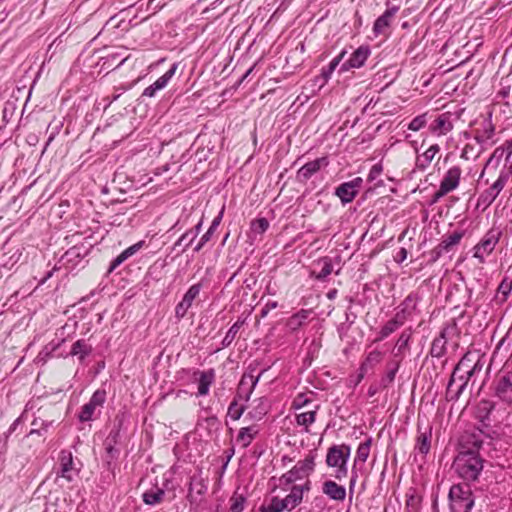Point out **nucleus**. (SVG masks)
Instances as JSON below:
<instances>
[{"mask_svg":"<svg viewBox=\"0 0 512 512\" xmlns=\"http://www.w3.org/2000/svg\"><path fill=\"white\" fill-rule=\"evenodd\" d=\"M490 444V439L481 430L463 433L459 439L458 454L452 465L455 473L466 481L478 479L483 469L481 452Z\"/></svg>","mask_w":512,"mask_h":512,"instance_id":"f257e3e1","label":"nucleus"},{"mask_svg":"<svg viewBox=\"0 0 512 512\" xmlns=\"http://www.w3.org/2000/svg\"><path fill=\"white\" fill-rule=\"evenodd\" d=\"M471 354H465L454 368L446 389V398L449 401H456L465 390L471 376L469 368Z\"/></svg>","mask_w":512,"mask_h":512,"instance_id":"f03ea898","label":"nucleus"},{"mask_svg":"<svg viewBox=\"0 0 512 512\" xmlns=\"http://www.w3.org/2000/svg\"><path fill=\"white\" fill-rule=\"evenodd\" d=\"M450 508L452 512H470L474 499L467 485H453L449 491Z\"/></svg>","mask_w":512,"mask_h":512,"instance_id":"7ed1b4c3","label":"nucleus"},{"mask_svg":"<svg viewBox=\"0 0 512 512\" xmlns=\"http://www.w3.org/2000/svg\"><path fill=\"white\" fill-rule=\"evenodd\" d=\"M500 234L498 231L490 230L474 247L473 256L479 260V263H484L485 257L493 252L499 242Z\"/></svg>","mask_w":512,"mask_h":512,"instance_id":"20e7f679","label":"nucleus"},{"mask_svg":"<svg viewBox=\"0 0 512 512\" xmlns=\"http://www.w3.org/2000/svg\"><path fill=\"white\" fill-rule=\"evenodd\" d=\"M509 180V173L502 170L498 179L479 196V203L490 206L498 197Z\"/></svg>","mask_w":512,"mask_h":512,"instance_id":"39448f33","label":"nucleus"},{"mask_svg":"<svg viewBox=\"0 0 512 512\" xmlns=\"http://www.w3.org/2000/svg\"><path fill=\"white\" fill-rule=\"evenodd\" d=\"M106 400V392L104 390H96L89 402L86 403L79 413V420L81 422H87L92 420L95 410L101 407Z\"/></svg>","mask_w":512,"mask_h":512,"instance_id":"423d86ee","label":"nucleus"},{"mask_svg":"<svg viewBox=\"0 0 512 512\" xmlns=\"http://www.w3.org/2000/svg\"><path fill=\"white\" fill-rule=\"evenodd\" d=\"M371 54L370 47L368 45L359 46L350 56V58L345 61L341 67L340 72H346L350 69H358L361 68L368 57Z\"/></svg>","mask_w":512,"mask_h":512,"instance_id":"0eeeda50","label":"nucleus"},{"mask_svg":"<svg viewBox=\"0 0 512 512\" xmlns=\"http://www.w3.org/2000/svg\"><path fill=\"white\" fill-rule=\"evenodd\" d=\"M350 456V447L348 445H334L328 449L326 463L329 467L347 464Z\"/></svg>","mask_w":512,"mask_h":512,"instance_id":"6e6552de","label":"nucleus"},{"mask_svg":"<svg viewBox=\"0 0 512 512\" xmlns=\"http://www.w3.org/2000/svg\"><path fill=\"white\" fill-rule=\"evenodd\" d=\"M75 469L72 453L68 450H62L59 454V471L57 475L71 482L74 478Z\"/></svg>","mask_w":512,"mask_h":512,"instance_id":"1a4fd4ad","label":"nucleus"},{"mask_svg":"<svg viewBox=\"0 0 512 512\" xmlns=\"http://www.w3.org/2000/svg\"><path fill=\"white\" fill-rule=\"evenodd\" d=\"M329 164L327 157L317 158L313 161H310L303 165L297 172V179L300 182H306L309 180L316 172H318L321 167H326Z\"/></svg>","mask_w":512,"mask_h":512,"instance_id":"9d476101","label":"nucleus"},{"mask_svg":"<svg viewBox=\"0 0 512 512\" xmlns=\"http://www.w3.org/2000/svg\"><path fill=\"white\" fill-rule=\"evenodd\" d=\"M177 70V64H173L162 76H160L154 83L146 87L142 93L144 97H154L156 93L167 86L171 78Z\"/></svg>","mask_w":512,"mask_h":512,"instance_id":"9b49d317","label":"nucleus"},{"mask_svg":"<svg viewBox=\"0 0 512 512\" xmlns=\"http://www.w3.org/2000/svg\"><path fill=\"white\" fill-rule=\"evenodd\" d=\"M431 438L432 427L427 424L422 428V425L418 423V436L416 439L415 451L425 456L430 451Z\"/></svg>","mask_w":512,"mask_h":512,"instance_id":"f8f14e48","label":"nucleus"},{"mask_svg":"<svg viewBox=\"0 0 512 512\" xmlns=\"http://www.w3.org/2000/svg\"><path fill=\"white\" fill-rule=\"evenodd\" d=\"M505 154V160L508 162L510 160V157L512 156V140L507 143L506 147H498L494 150L492 155L487 160L485 168L480 175V178L484 176L485 170L488 169L489 167L497 169Z\"/></svg>","mask_w":512,"mask_h":512,"instance_id":"ddd939ff","label":"nucleus"},{"mask_svg":"<svg viewBox=\"0 0 512 512\" xmlns=\"http://www.w3.org/2000/svg\"><path fill=\"white\" fill-rule=\"evenodd\" d=\"M464 236L463 231H454L452 234L444 238L441 243L434 249L435 259L439 258L444 252H449L458 245Z\"/></svg>","mask_w":512,"mask_h":512,"instance_id":"4468645a","label":"nucleus"},{"mask_svg":"<svg viewBox=\"0 0 512 512\" xmlns=\"http://www.w3.org/2000/svg\"><path fill=\"white\" fill-rule=\"evenodd\" d=\"M496 394L503 401L512 403V373H507L498 380Z\"/></svg>","mask_w":512,"mask_h":512,"instance_id":"2eb2a0df","label":"nucleus"},{"mask_svg":"<svg viewBox=\"0 0 512 512\" xmlns=\"http://www.w3.org/2000/svg\"><path fill=\"white\" fill-rule=\"evenodd\" d=\"M305 490H309V481L303 486L294 485L292 487L290 493L283 499L284 503H287V510L290 511L301 503Z\"/></svg>","mask_w":512,"mask_h":512,"instance_id":"dca6fc26","label":"nucleus"},{"mask_svg":"<svg viewBox=\"0 0 512 512\" xmlns=\"http://www.w3.org/2000/svg\"><path fill=\"white\" fill-rule=\"evenodd\" d=\"M322 491L330 499L335 501H343L346 497L345 487L332 480H327L323 483Z\"/></svg>","mask_w":512,"mask_h":512,"instance_id":"f3484780","label":"nucleus"},{"mask_svg":"<svg viewBox=\"0 0 512 512\" xmlns=\"http://www.w3.org/2000/svg\"><path fill=\"white\" fill-rule=\"evenodd\" d=\"M447 331L448 328H443L439 336L433 340L430 349V355L432 357L440 358L446 353Z\"/></svg>","mask_w":512,"mask_h":512,"instance_id":"a211bd4d","label":"nucleus"},{"mask_svg":"<svg viewBox=\"0 0 512 512\" xmlns=\"http://www.w3.org/2000/svg\"><path fill=\"white\" fill-rule=\"evenodd\" d=\"M461 170L459 167L454 166L448 170L443 180L441 181L440 186L443 187L445 191H452L457 188L460 180Z\"/></svg>","mask_w":512,"mask_h":512,"instance_id":"6ab92c4d","label":"nucleus"},{"mask_svg":"<svg viewBox=\"0 0 512 512\" xmlns=\"http://www.w3.org/2000/svg\"><path fill=\"white\" fill-rule=\"evenodd\" d=\"M199 374L198 395L205 396L209 393L210 386L215 378V373L213 369H210L208 371L199 372Z\"/></svg>","mask_w":512,"mask_h":512,"instance_id":"aec40b11","label":"nucleus"},{"mask_svg":"<svg viewBox=\"0 0 512 512\" xmlns=\"http://www.w3.org/2000/svg\"><path fill=\"white\" fill-rule=\"evenodd\" d=\"M382 358H383V354L380 351L374 350V351L370 352L366 356L364 362L361 364L359 377L363 378L364 375L370 369H372L375 365H377L378 363L381 362Z\"/></svg>","mask_w":512,"mask_h":512,"instance_id":"412c9836","label":"nucleus"},{"mask_svg":"<svg viewBox=\"0 0 512 512\" xmlns=\"http://www.w3.org/2000/svg\"><path fill=\"white\" fill-rule=\"evenodd\" d=\"M258 432L259 430L256 426L243 427L239 430L236 440L243 448H246L251 444Z\"/></svg>","mask_w":512,"mask_h":512,"instance_id":"4be33fe9","label":"nucleus"},{"mask_svg":"<svg viewBox=\"0 0 512 512\" xmlns=\"http://www.w3.org/2000/svg\"><path fill=\"white\" fill-rule=\"evenodd\" d=\"M202 227V221H200L193 229L186 231L174 244L173 249H177L182 245L184 239H188V242L185 244L184 248L181 249L180 252H185L186 249L193 243L198 234L200 233Z\"/></svg>","mask_w":512,"mask_h":512,"instance_id":"5701e85b","label":"nucleus"},{"mask_svg":"<svg viewBox=\"0 0 512 512\" xmlns=\"http://www.w3.org/2000/svg\"><path fill=\"white\" fill-rule=\"evenodd\" d=\"M318 408L319 406H315L313 410L296 414V423L299 426H303L305 432H309V426L315 422Z\"/></svg>","mask_w":512,"mask_h":512,"instance_id":"b1692460","label":"nucleus"},{"mask_svg":"<svg viewBox=\"0 0 512 512\" xmlns=\"http://www.w3.org/2000/svg\"><path fill=\"white\" fill-rule=\"evenodd\" d=\"M222 214H223V211H221L220 214L216 218H214V220L212 221L208 230L202 235V237L200 238V241L195 246L194 251H196V252L200 251L203 248V246L207 242L210 241L212 235L214 234V232L216 231L217 227L219 226V224L221 222Z\"/></svg>","mask_w":512,"mask_h":512,"instance_id":"393cba45","label":"nucleus"},{"mask_svg":"<svg viewBox=\"0 0 512 512\" xmlns=\"http://www.w3.org/2000/svg\"><path fill=\"white\" fill-rule=\"evenodd\" d=\"M403 325V320L400 319L399 313L395 315L394 318L389 320L380 330V336L377 341L383 340L396 331L399 327Z\"/></svg>","mask_w":512,"mask_h":512,"instance_id":"a878e982","label":"nucleus"},{"mask_svg":"<svg viewBox=\"0 0 512 512\" xmlns=\"http://www.w3.org/2000/svg\"><path fill=\"white\" fill-rule=\"evenodd\" d=\"M459 118V112H446L437 116L435 119L436 126L434 128H452L455 120Z\"/></svg>","mask_w":512,"mask_h":512,"instance_id":"bb28decb","label":"nucleus"},{"mask_svg":"<svg viewBox=\"0 0 512 512\" xmlns=\"http://www.w3.org/2000/svg\"><path fill=\"white\" fill-rule=\"evenodd\" d=\"M357 194V190H354L353 185L347 182L341 184L336 189V195L341 199L343 203L351 202Z\"/></svg>","mask_w":512,"mask_h":512,"instance_id":"cd10ccee","label":"nucleus"},{"mask_svg":"<svg viewBox=\"0 0 512 512\" xmlns=\"http://www.w3.org/2000/svg\"><path fill=\"white\" fill-rule=\"evenodd\" d=\"M92 351V347L88 345L85 340H77L71 349V356H78L80 361H83Z\"/></svg>","mask_w":512,"mask_h":512,"instance_id":"c85d7f7f","label":"nucleus"},{"mask_svg":"<svg viewBox=\"0 0 512 512\" xmlns=\"http://www.w3.org/2000/svg\"><path fill=\"white\" fill-rule=\"evenodd\" d=\"M165 495V491L161 488H155L143 493V501L147 505H156L160 503Z\"/></svg>","mask_w":512,"mask_h":512,"instance_id":"c756f323","label":"nucleus"},{"mask_svg":"<svg viewBox=\"0 0 512 512\" xmlns=\"http://www.w3.org/2000/svg\"><path fill=\"white\" fill-rule=\"evenodd\" d=\"M315 457L316 454L311 452L309 455L305 457L304 460L299 461L295 466L298 469L300 473H302L305 476H307L309 473H311L314 470L315 467Z\"/></svg>","mask_w":512,"mask_h":512,"instance_id":"7c9ffc66","label":"nucleus"},{"mask_svg":"<svg viewBox=\"0 0 512 512\" xmlns=\"http://www.w3.org/2000/svg\"><path fill=\"white\" fill-rule=\"evenodd\" d=\"M284 510H287V503L278 497H273L268 504L260 507V512H283Z\"/></svg>","mask_w":512,"mask_h":512,"instance_id":"2f4dec72","label":"nucleus"},{"mask_svg":"<svg viewBox=\"0 0 512 512\" xmlns=\"http://www.w3.org/2000/svg\"><path fill=\"white\" fill-rule=\"evenodd\" d=\"M310 311L308 310H300L299 312L292 315L288 320V326L292 330H297L300 328L304 322L308 319Z\"/></svg>","mask_w":512,"mask_h":512,"instance_id":"473e14b6","label":"nucleus"},{"mask_svg":"<svg viewBox=\"0 0 512 512\" xmlns=\"http://www.w3.org/2000/svg\"><path fill=\"white\" fill-rule=\"evenodd\" d=\"M245 320H237L227 331L225 337L222 340V347H228L231 345V343L234 341L237 333L239 332L240 328L244 325Z\"/></svg>","mask_w":512,"mask_h":512,"instance_id":"72a5a7b5","label":"nucleus"},{"mask_svg":"<svg viewBox=\"0 0 512 512\" xmlns=\"http://www.w3.org/2000/svg\"><path fill=\"white\" fill-rule=\"evenodd\" d=\"M263 372H264V370L261 371V373L258 376H256V377L253 374H251V373H244V375L242 376V379H241L240 385H239V389L240 390L248 382H250V384H251L250 389H249V391L247 392V394L245 396V400L246 401L249 400V398H250V396H251L255 386L257 385V383H258V381H259V379H260V377H261Z\"/></svg>","mask_w":512,"mask_h":512,"instance_id":"f704fd0d","label":"nucleus"},{"mask_svg":"<svg viewBox=\"0 0 512 512\" xmlns=\"http://www.w3.org/2000/svg\"><path fill=\"white\" fill-rule=\"evenodd\" d=\"M267 411L268 410L265 401L263 399H259L258 405L250 410L246 417L250 418L251 420H261L267 414Z\"/></svg>","mask_w":512,"mask_h":512,"instance_id":"c9c22d12","label":"nucleus"},{"mask_svg":"<svg viewBox=\"0 0 512 512\" xmlns=\"http://www.w3.org/2000/svg\"><path fill=\"white\" fill-rule=\"evenodd\" d=\"M371 440L361 443L356 451L355 464L365 463L370 453Z\"/></svg>","mask_w":512,"mask_h":512,"instance_id":"e433bc0d","label":"nucleus"},{"mask_svg":"<svg viewBox=\"0 0 512 512\" xmlns=\"http://www.w3.org/2000/svg\"><path fill=\"white\" fill-rule=\"evenodd\" d=\"M391 18L384 12L379 16L373 25L375 35L382 34L390 25Z\"/></svg>","mask_w":512,"mask_h":512,"instance_id":"4c0bfd02","label":"nucleus"},{"mask_svg":"<svg viewBox=\"0 0 512 512\" xmlns=\"http://www.w3.org/2000/svg\"><path fill=\"white\" fill-rule=\"evenodd\" d=\"M439 148L437 145H432L430 146L423 154L421 157L418 158V164L421 166V167H425L427 166L431 161L432 159L434 158V156L436 155V153L438 152Z\"/></svg>","mask_w":512,"mask_h":512,"instance_id":"58836bf2","label":"nucleus"},{"mask_svg":"<svg viewBox=\"0 0 512 512\" xmlns=\"http://www.w3.org/2000/svg\"><path fill=\"white\" fill-rule=\"evenodd\" d=\"M304 475L298 471L296 466H294L291 470L283 474L280 478V482L282 484L288 485L295 482L298 479H302Z\"/></svg>","mask_w":512,"mask_h":512,"instance_id":"ea45409f","label":"nucleus"},{"mask_svg":"<svg viewBox=\"0 0 512 512\" xmlns=\"http://www.w3.org/2000/svg\"><path fill=\"white\" fill-rule=\"evenodd\" d=\"M83 248L78 246H73L69 250L65 252L63 255V259L66 262H76L78 259L83 257Z\"/></svg>","mask_w":512,"mask_h":512,"instance_id":"a19ab883","label":"nucleus"},{"mask_svg":"<svg viewBox=\"0 0 512 512\" xmlns=\"http://www.w3.org/2000/svg\"><path fill=\"white\" fill-rule=\"evenodd\" d=\"M269 227V222L266 218H258L251 223V231L255 235L263 234Z\"/></svg>","mask_w":512,"mask_h":512,"instance_id":"79ce46f5","label":"nucleus"},{"mask_svg":"<svg viewBox=\"0 0 512 512\" xmlns=\"http://www.w3.org/2000/svg\"><path fill=\"white\" fill-rule=\"evenodd\" d=\"M201 290V284L197 283L192 285L188 291L185 293L182 302L189 305L191 307L194 299L199 295Z\"/></svg>","mask_w":512,"mask_h":512,"instance_id":"37998d69","label":"nucleus"},{"mask_svg":"<svg viewBox=\"0 0 512 512\" xmlns=\"http://www.w3.org/2000/svg\"><path fill=\"white\" fill-rule=\"evenodd\" d=\"M196 492L198 495L204 494L206 491V486L203 484L202 480L192 478L189 486V495L188 497L193 501V492Z\"/></svg>","mask_w":512,"mask_h":512,"instance_id":"c03bdc74","label":"nucleus"},{"mask_svg":"<svg viewBox=\"0 0 512 512\" xmlns=\"http://www.w3.org/2000/svg\"><path fill=\"white\" fill-rule=\"evenodd\" d=\"M244 411H245V407L239 406L237 400L232 401L228 407V415L233 420L240 419V417L243 415Z\"/></svg>","mask_w":512,"mask_h":512,"instance_id":"a18cd8bd","label":"nucleus"},{"mask_svg":"<svg viewBox=\"0 0 512 512\" xmlns=\"http://www.w3.org/2000/svg\"><path fill=\"white\" fill-rule=\"evenodd\" d=\"M245 498L242 495L233 496L231 498V512H242L244 509Z\"/></svg>","mask_w":512,"mask_h":512,"instance_id":"49530a36","label":"nucleus"},{"mask_svg":"<svg viewBox=\"0 0 512 512\" xmlns=\"http://www.w3.org/2000/svg\"><path fill=\"white\" fill-rule=\"evenodd\" d=\"M398 368H399V364L397 363V364H395L394 368L389 370L387 372L386 376L382 378L381 385L383 387H387L389 384H391L394 381L395 375L398 371Z\"/></svg>","mask_w":512,"mask_h":512,"instance_id":"de8ad7c7","label":"nucleus"},{"mask_svg":"<svg viewBox=\"0 0 512 512\" xmlns=\"http://www.w3.org/2000/svg\"><path fill=\"white\" fill-rule=\"evenodd\" d=\"M427 124V114H423L414 118L408 125L410 129L422 128Z\"/></svg>","mask_w":512,"mask_h":512,"instance_id":"09e8293b","label":"nucleus"},{"mask_svg":"<svg viewBox=\"0 0 512 512\" xmlns=\"http://www.w3.org/2000/svg\"><path fill=\"white\" fill-rule=\"evenodd\" d=\"M382 171H383V167L381 164L377 163V164L373 165L368 174V181L369 182L375 181L381 175Z\"/></svg>","mask_w":512,"mask_h":512,"instance_id":"8fccbe9b","label":"nucleus"},{"mask_svg":"<svg viewBox=\"0 0 512 512\" xmlns=\"http://www.w3.org/2000/svg\"><path fill=\"white\" fill-rule=\"evenodd\" d=\"M65 342V339L62 338L58 341H51L47 345H45L42 350L47 351L51 355Z\"/></svg>","mask_w":512,"mask_h":512,"instance_id":"3c124183","label":"nucleus"},{"mask_svg":"<svg viewBox=\"0 0 512 512\" xmlns=\"http://www.w3.org/2000/svg\"><path fill=\"white\" fill-rule=\"evenodd\" d=\"M409 340H410L409 333H406V332L401 333V335L399 336L398 341H397V347H398L399 352H402V350H404L407 347Z\"/></svg>","mask_w":512,"mask_h":512,"instance_id":"603ef678","label":"nucleus"},{"mask_svg":"<svg viewBox=\"0 0 512 512\" xmlns=\"http://www.w3.org/2000/svg\"><path fill=\"white\" fill-rule=\"evenodd\" d=\"M332 270H333V266H332L331 262L330 261H325L324 264H323V267H322V269L319 272L317 277L319 279H324V278H326L328 275H330L332 273Z\"/></svg>","mask_w":512,"mask_h":512,"instance_id":"864d4df0","label":"nucleus"},{"mask_svg":"<svg viewBox=\"0 0 512 512\" xmlns=\"http://www.w3.org/2000/svg\"><path fill=\"white\" fill-rule=\"evenodd\" d=\"M334 70L330 69L329 66L323 67L321 70V76L323 79H318L317 81H320V86H323L325 83L328 82V80L331 78Z\"/></svg>","mask_w":512,"mask_h":512,"instance_id":"5fc2aeb1","label":"nucleus"},{"mask_svg":"<svg viewBox=\"0 0 512 512\" xmlns=\"http://www.w3.org/2000/svg\"><path fill=\"white\" fill-rule=\"evenodd\" d=\"M310 402L304 395H298L293 401V408L298 410L306 406Z\"/></svg>","mask_w":512,"mask_h":512,"instance_id":"6e6d98bb","label":"nucleus"},{"mask_svg":"<svg viewBox=\"0 0 512 512\" xmlns=\"http://www.w3.org/2000/svg\"><path fill=\"white\" fill-rule=\"evenodd\" d=\"M346 54V50H342L336 57H334L330 63L327 65L330 67V69L334 70L339 66L340 62L344 58Z\"/></svg>","mask_w":512,"mask_h":512,"instance_id":"4d7b16f0","label":"nucleus"},{"mask_svg":"<svg viewBox=\"0 0 512 512\" xmlns=\"http://www.w3.org/2000/svg\"><path fill=\"white\" fill-rule=\"evenodd\" d=\"M190 308L189 305L185 304L184 302H180L177 306H176V309H175V314L178 318H183L188 309Z\"/></svg>","mask_w":512,"mask_h":512,"instance_id":"13d9d810","label":"nucleus"},{"mask_svg":"<svg viewBox=\"0 0 512 512\" xmlns=\"http://www.w3.org/2000/svg\"><path fill=\"white\" fill-rule=\"evenodd\" d=\"M52 355L47 351L41 350L36 356V363L45 364Z\"/></svg>","mask_w":512,"mask_h":512,"instance_id":"bf43d9fd","label":"nucleus"},{"mask_svg":"<svg viewBox=\"0 0 512 512\" xmlns=\"http://www.w3.org/2000/svg\"><path fill=\"white\" fill-rule=\"evenodd\" d=\"M52 355L47 351L41 350L36 356V363L45 364Z\"/></svg>","mask_w":512,"mask_h":512,"instance_id":"052dcab7","label":"nucleus"},{"mask_svg":"<svg viewBox=\"0 0 512 512\" xmlns=\"http://www.w3.org/2000/svg\"><path fill=\"white\" fill-rule=\"evenodd\" d=\"M142 245H143V241H140V242L128 247L127 249H125L124 252L127 254L128 257H131L142 247Z\"/></svg>","mask_w":512,"mask_h":512,"instance_id":"680f3d73","label":"nucleus"},{"mask_svg":"<svg viewBox=\"0 0 512 512\" xmlns=\"http://www.w3.org/2000/svg\"><path fill=\"white\" fill-rule=\"evenodd\" d=\"M278 306L276 301L268 302L261 311V316L265 317L271 309H275Z\"/></svg>","mask_w":512,"mask_h":512,"instance_id":"e2e57ef3","label":"nucleus"},{"mask_svg":"<svg viewBox=\"0 0 512 512\" xmlns=\"http://www.w3.org/2000/svg\"><path fill=\"white\" fill-rule=\"evenodd\" d=\"M337 468L335 477L337 479H341L342 477L346 476L347 474V467L346 464H340L339 466H335Z\"/></svg>","mask_w":512,"mask_h":512,"instance_id":"0e129e2a","label":"nucleus"},{"mask_svg":"<svg viewBox=\"0 0 512 512\" xmlns=\"http://www.w3.org/2000/svg\"><path fill=\"white\" fill-rule=\"evenodd\" d=\"M473 360L471 359V362H469V368L471 370V376L474 375L475 372L480 371L482 369V365L479 363V361H476L475 363H472Z\"/></svg>","mask_w":512,"mask_h":512,"instance_id":"69168bd1","label":"nucleus"},{"mask_svg":"<svg viewBox=\"0 0 512 512\" xmlns=\"http://www.w3.org/2000/svg\"><path fill=\"white\" fill-rule=\"evenodd\" d=\"M406 258H407V250L405 248H400L397 253L396 260L398 262H403Z\"/></svg>","mask_w":512,"mask_h":512,"instance_id":"338daca9","label":"nucleus"},{"mask_svg":"<svg viewBox=\"0 0 512 512\" xmlns=\"http://www.w3.org/2000/svg\"><path fill=\"white\" fill-rule=\"evenodd\" d=\"M398 10H399L398 6H389L386 9L385 13L392 19L395 16V14L398 12Z\"/></svg>","mask_w":512,"mask_h":512,"instance_id":"774afa93","label":"nucleus"}]
</instances>
